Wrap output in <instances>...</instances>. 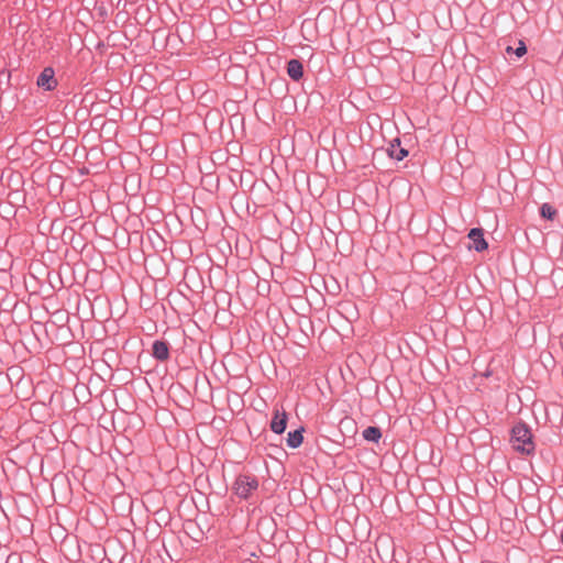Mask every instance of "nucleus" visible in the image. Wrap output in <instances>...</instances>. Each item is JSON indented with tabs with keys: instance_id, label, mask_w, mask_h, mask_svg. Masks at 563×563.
Instances as JSON below:
<instances>
[{
	"instance_id": "obj_7",
	"label": "nucleus",
	"mask_w": 563,
	"mask_h": 563,
	"mask_svg": "<svg viewBox=\"0 0 563 563\" xmlns=\"http://www.w3.org/2000/svg\"><path fill=\"white\" fill-rule=\"evenodd\" d=\"M153 355L159 361H165L168 358V345L163 341H155L153 344Z\"/></svg>"
},
{
	"instance_id": "obj_5",
	"label": "nucleus",
	"mask_w": 563,
	"mask_h": 563,
	"mask_svg": "<svg viewBox=\"0 0 563 563\" xmlns=\"http://www.w3.org/2000/svg\"><path fill=\"white\" fill-rule=\"evenodd\" d=\"M288 415L285 410L275 409L274 417L271 421V430L277 434L285 431L287 426Z\"/></svg>"
},
{
	"instance_id": "obj_11",
	"label": "nucleus",
	"mask_w": 563,
	"mask_h": 563,
	"mask_svg": "<svg viewBox=\"0 0 563 563\" xmlns=\"http://www.w3.org/2000/svg\"><path fill=\"white\" fill-rule=\"evenodd\" d=\"M540 213L543 218L553 220L558 212L551 205L543 203L540 208Z\"/></svg>"
},
{
	"instance_id": "obj_2",
	"label": "nucleus",
	"mask_w": 563,
	"mask_h": 563,
	"mask_svg": "<svg viewBox=\"0 0 563 563\" xmlns=\"http://www.w3.org/2000/svg\"><path fill=\"white\" fill-rule=\"evenodd\" d=\"M257 488V479L247 474L239 475L233 484L234 494L242 499L249 498Z\"/></svg>"
},
{
	"instance_id": "obj_4",
	"label": "nucleus",
	"mask_w": 563,
	"mask_h": 563,
	"mask_svg": "<svg viewBox=\"0 0 563 563\" xmlns=\"http://www.w3.org/2000/svg\"><path fill=\"white\" fill-rule=\"evenodd\" d=\"M57 81L55 79V73L53 68H45L37 78V86L45 89L52 90L56 87Z\"/></svg>"
},
{
	"instance_id": "obj_6",
	"label": "nucleus",
	"mask_w": 563,
	"mask_h": 563,
	"mask_svg": "<svg viewBox=\"0 0 563 563\" xmlns=\"http://www.w3.org/2000/svg\"><path fill=\"white\" fill-rule=\"evenodd\" d=\"M387 154L389 157L395 158L397 161L404 159L408 155V151L400 146L399 139H395L387 148Z\"/></svg>"
},
{
	"instance_id": "obj_10",
	"label": "nucleus",
	"mask_w": 563,
	"mask_h": 563,
	"mask_svg": "<svg viewBox=\"0 0 563 563\" xmlns=\"http://www.w3.org/2000/svg\"><path fill=\"white\" fill-rule=\"evenodd\" d=\"M363 437L367 441L378 442V440L382 438V432L377 427H367L363 431Z\"/></svg>"
},
{
	"instance_id": "obj_1",
	"label": "nucleus",
	"mask_w": 563,
	"mask_h": 563,
	"mask_svg": "<svg viewBox=\"0 0 563 563\" xmlns=\"http://www.w3.org/2000/svg\"><path fill=\"white\" fill-rule=\"evenodd\" d=\"M510 442L517 452L530 454L534 451L532 435L526 424L518 423L512 428Z\"/></svg>"
},
{
	"instance_id": "obj_9",
	"label": "nucleus",
	"mask_w": 563,
	"mask_h": 563,
	"mask_svg": "<svg viewBox=\"0 0 563 563\" xmlns=\"http://www.w3.org/2000/svg\"><path fill=\"white\" fill-rule=\"evenodd\" d=\"M302 431H303V429H299V430H295V431L288 433V437H287L288 446L296 449L301 445V443L303 441Z\"/></svg>"
},
{
	"instance_id": "obj_3",
	"label": "nucleus",
	"mask_w": 563,
	"mask_h": 563,
	"mask_svg": "<svg viewBox=\"0 0 563 563\" xmlns=\"http://www.w3.org/2000/svg\"><path fill=\"white\" fill-rule=\"evenodd\" d=\"M468 239L472 244H470V250H475L476 252H483L487 250L488 243L484 238V231L479 228H474L468 232Z\"/></svg>"
},
{
	"instance_id": "obj_8",
	"label": "nucleus",
	"mask_w": 563,
	"mask_h": 563,
	"mask_svg": "<svg viewBox=\"0 0 563 563\" xmlns=\"http://www.w3.org/2000/svg\"><path fill=\"white\" fill-rule=\"evenodd\" d=\"M287 73L294 80H299L302 77V64L297 59L289 60Z\"/></svg>"
},
{
	"instance_id": "obj_12",
	"label": "nucleus",
	"mask_w": 563,
	"mask_h": 563,
	"mask_svg": "<svg viewBox=\"0 0 563 563\" xmlns=\"http://www.w3.org/2000/svg\"><path fill=\"white\" fill-rule=\"evenodd\" d=\"M526 53H527L526 44L522 41H520L519 46L515 49V54L518 57H522Z\"/></svg>"
},
{
	"instance_id": "obj_13",
	"label": "nucleus",
	"mask_w": 563,
	"mask_h": 563,
	"mask_svg": "<svg viewBox=\"0 0 563 563\" xmlns=\"http://www.w3.org/2000/svg\"><path fill=\"white\" fill-rule=\"evenodd\" d=\"M506 52H507V53H512V52H514V51H512V47L508 46V47L506 48Z\"/></svg>"
}]
</instances>
